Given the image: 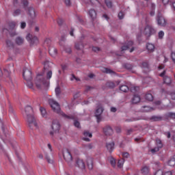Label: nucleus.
<instances>
[{"label": "nucleus", "mask_w": 175, "mask_h": 175, "mask_svg": "<svg viewBox=\"0 0 175 175\" xmlns=\"http://www.w3.org/2000/svg\"><path fill=\"white\" fill-rule=\"evenodd\" d=\"M49 103L54 113H56L59 116H62V117L66 118L67 120H73V116H68L65 114L62 111H61V106L59 105V103H58V102H57L55 100L49 99Z\"/></svg>", "instance_id": "f257e3e1"}, {"label": "nucleus", "mask_w": 175, "mask_h": 175, "mask_svg": "<svg viewBox=\"0 0 175 175\" xmlns=\"http://www.w3.org/2000/svg\"><path fill=\"white\" fill-rule=\"evenodd\" d=\"M35 83L37 88L38 90H42V88H46L50 84L49 81H46V79L42 75H38L36 79Z\"/></svg>", "instance_id": "f03ea898"}, {"label": "nucleus", "mask_w": 175, "mask_h": 175, "mask_svg": "<svg viewBox=\"0 0 175 175\" xmlns=\"http://www.w3.org/2000/svg\"><path fill=\"white\" fill-rule=\"evenodd\" d=\"M63 157L68 166H73V157H72V154L69 150L66 149L63 151Z\"/></svg>", "instance_id": "7ed1b4c3"}, {"label": "nucleus", "mask_w": 175, "mask_h": 175, "mask_svg": "<svg viewBox=\"0 0 175 175\" xmlns=\"http://www.w3.org/2000/svg\"><path fill=\"white\" fill-rule=\"evenodd\" d=\"M27 121L30 129H39L36 119H35V117L33 116V115L27 116Z\"/></svg>", "instance_id": "20e7f679"}, {"label": "nucleus", "mask_w": 175, "mask_h": 175, "mask_svg": "<svg viewBox=\"0 0 175 175\" xmlns=\"http://www.w3.org/2000/svg\"><path fill=\"white\" fill-rule=\"evenodd\" d=\"M105 111V109L103 108V105L102 104H98L97 105V108L96 109L95 112V117L96 118V121L98 124L103 120V117L102 116V114L103 113V111Z\"/></svg>", "instance_id": "39448f33"}, {"label": "nucleus", "mask_w": 175, "mask_h": 175, "mask_svg": "<svg viewBox=\"0 0 175 175\" xmlns=\"http://www.w3.org/2000/svg\"><path fill=\"white\" fill-rule=\"evenodd\" d=\"M23 79L26 81H32V72L27 68L23 69Z\"/></svg>", "instance_id": "423d86ee"}, {"label": "nucleus", "mask_w": 175, "mask_h": 175, "mask_svg": "<svg viewBox=\"0 0 175 175\" xmlns=\"http://www.w3.org/2000/svg\"><path fill=\"white\" fill-rule=\"evenodd\" d=\"M157 21L158 25H160V27H165L166 26V19L163 17V15L162 14L159 13L157 16Z\"/></svg>", "instance_id": "0eeeda50"}, {"label": "nucleus", "mask_w": 175, "mask_h": 175, "mask_svg": "<svg viewBox=\"0 0 175 175\" xmlns=\"http://www.w3.org/2000/svg\"><path fill=\"white\" fill-rule=\"evenodd\" d=\"M59 128H61V125L59 124V122L57 120H55L52 122V129L53 131L50 132V135H54V132H58L59 131Z\"/></svg>", "instance_id": "6e6552de"}, {"label": "nucleus", "mask_w": 175, "mask_h": 175, "mask_svg": "<svg viewBox=\"0 0 175 175\" xmlns=\"http://www.w3.org/2000/svg\"><path fill=\"white\" fill-rule=\"evenodd\" d=\"M103 132L105 136H111L114 133V131H113V128L110 125H105L103 127Z\"/></svg>", "instance_id": "1a4fd4ad"}, {"label": "nucleus", "mask_w": 175, "mask_h": 175, "mask_svg": "<svg viewBox=\"0 0 175 175\" xmlns=\"http://www.w3.org/2000/svg\"><path fill=\"white\" fill-rule=\"evenodd\" d=\"M155 33V30L154 29V28H152L150 25H147L144 28V33L146 36V38H150V35H152V33Z\"/></svg>", "instance_id": "9d476101"}, {"label": "nucleus", "mask_w": 175, "mask_h": 175, "mask_svg": "<svg viewBox=\"0 0 175 175\" xmlns=\"http://www.w3.org/2000/svg\"><path fill=\"white\" fill-rule=\"evenodd\" d=\"M26 39L28 42H29L30 44H35L38 42V37H33L31 33L27 34Z\"/></svg>", "instance_id": "9b49d317"}, {"label": "nucleus", "mask_w": 175, "mask_h": 175, "mask_svg": "<svg viewBox=\"0 0 175 175\" xmlns=\"http://www.w3.org/2000/svg\"><path fill=\"white\" fill-rule=\"evenodd\" d=\"M76 165L81 170H84V169H85V164L84 163V161L80 159H77Z\"/></svg>", "instance_id": "f8f14e48"}, {"label": "nucleus", "mask_w": 175, "mask_h": 175, "mask_svg": "<svg viewBox=\"0 0 175 175\" xmlns=\"http://www.w3.org/2000/svg\"><path fill=\"white\" fill-rule=\"evenodd\" d=\"M87 165L89 170L94 169V159L91 157L87 159Z\"/></svg>", "instance_id": "ddd939ff"}, {"label": "nucleus", "mask_w": 175, "mask_h": 175, "mask_svg": "<svg viewBox=\"0 0 175 175\" xmlns=\"http://www.w3.org/2000/svg\"><path fill=\"white\" fill-rule=\"evenodd\" d=\"M120 85V81H116V82H112V81H109L106 83V85L109 87V88H116L117 85Z\"/></svg>", "instance_id": "4468645a"}, {"label": "nucleus", "mask_w": 175, "mask_h": 175, "mask_svg": "<svg viewBox=\"0 0 175 175\" xmlns=\"http://www.w3.org/2000/svg\"><path fill=\"white\" fill-rule=\"evenodd\" d=\"M25 111L27 117L28 116H32V113H33V109H32V107L27 105L25 108Z\"/></svg>", "instance_id": "2eb2a0df"}, {"label": "nucleus", "mask_w": 175, "mask_h": 175, "mask_svg": "<svg viewBox=\"0 0 175 175\" xmlns=\"http://www.w3.org/2000/svg\"><path fill=\"white\" fill-rule=\"evenodd\" d=\"M133 46V42L129 41L127 43L125 44L124 46H122V51H125V50H128L129 49H131Z\"/></svg>", "instance_id": "dca6fc26"}, {"label": "nucleus", "mask_w": 175, "mask_h": 175, "mask_svg": "<svg viewBox=\"0 0 175 175\" xmlns=\"http://www.w3.org/2000/svg\"><path fill=\"white\" fill-rule=\"evenodd\" d=\"M140 100H141L140 96L137 94H135L131 99V102L133 105H137V103H139Z\"/></svg>", "instance_id": "f3484780"}, {"label": "nucleus", "mask_w": 175, "mask_h": 175, "mask_svg": "<svg viewBox=\"0 0 175 175\" xmlns=\"http://www.w3.org/2000/svg\"><path fill=\"white\" fill-rule=\"evenodd\" d=\"M88 14L92 20H95L96 18V11L94 9H90L88 12Z\"/></svg>", "instance_id": "a211bd4d"}, {"label": "nucleus", "mask_w": 175, "mask_h": 175, "mask_svg": "<svg viewBox=\"0 0 175 175\" xmlns=\"http://www.w3.org/2000/svg\"><path fill=\"white\" fill-rule=\"evenodd\" d=\"M106 147L109 152H113V150H114V142H112L107 143Z\"/></svg>", "instance_id": "6ab92c4d"}, {"label": "nucleus", "mask_w": 175, "mask_h": 175, "mask_svg": "<svg viewBox=\"0 0 175 175\" xmlns=\"http://www.w3.org/2000/svg\"><path fill=\"white\" fill-rule=\"evenodd\" d=\"M51 65H53V63H51L49 61H46L44 64V72H47L50 68H51Z\"/></svg>", "instance_id": "aec40b11"}, {"label": "nucleus", "mask_w": 175, "mask_h": 175, "mask_svg": "<svg viewBox=\"0 0 175 175\" xmlns=\"http://www.w3.org/2000/svg\"><path fill=\"white\" fill-rule=\"evenodd\" d=\"M15 42L18 46H21L24 44V38L23 37L18 36L15 40Z\"/></svg>", "instance_id": "412c9836"}, {"label": "nucleus", "mask_w": 175, "mask_h": 175, "mask_svg": "<svg viewBox=\"0 0 175 175\" xmlns=\"http://www.w3.org/2000/svg\"><path fill=\"white\" fill-rule=\"evenodd\" d=\"M28 11L30 17H31L32 18H35L36 17V12H35V10L33 8H29Z\"/></svg>", "instance_id": "4be33fe9"}, {"label": "nucleus", "mask_w": 175, "mask_h": 175, "mask_svg": "<svg viewBox=\"0 0 175 175\" xmlns=\"http://www.w3.org/2000/svg\"><path fill=\"white\" fill-rule=\"evenodd\" d=\"M101 70L102 72H103V73H108L109 75H116V72L107 68H103Z\"/></svg>", "instance_id": "5701e85b"}, {"label": "nucleus", "mask_w": 175, "mask_h": 175, "mask_svg": "<svg viewBox=\"0 0 175 175\" xmlns=\"http://www.w3.org/2000/svg\"><path fill=\"white\" fill-rule=\"evenodd\" d=\"M162 116H152L150 120V121L157 122V121H162Z\"/></svg>", "instance_id": "b1692460"}, {"label": "nucleus", "mask_w": 175, "mask_h": 175, "mask_svg": "<svg viewBox=\"0 0 175 175\" xmlns=\"http://www.w3.org/2000/svg\"><path fill=\"white\" fill-rule=\"evenodd\" d=\"M49 54L52 55V57H54V55H57V49L51 46L49 49Z\"/></svg>", "instance_id": "393cba45"}, {"label": "nucleus", "mask_w": 175, "mask_h": 175, "mask_svg": "<svg viewBox=\"0 0 175 175\" xmlns=\"http://www.w3.org/2000/svg\"><path fill=\"white\" fill-rule=\"evenodd\" d=\"M5 42H6V46L8 49H9L10 50H11V49H14V44H13L10 41V40H7Z\"/></svg>", "instance_id": "a878e982"}, {"label": "nucleus", "mask_w": 175, "mask_h": 175, "mask_svg": "<svg viewBox=\"0 0 175 175\" xmlns=\"http://www.w3.org/2000/svg\"><path fill=\"white\" fill-rule=\"evenodd\" d=\"M163 81L165 84H167V85L172 83V79L169 77H164Z\"/></svg>", "instance_id": "bb28decb"}, {"label": "nucleus", "mask_w": 175, "mask_h": 175, "mask_svg": "<svg viewBox=\"0 0 175 175\" xmlns=\"http://www.w3.org/2000/svg\"><path fill=\"white\" fill-rule=\"evenodd\" d=\"M145 99L151 102L152 100H154V97L152 96V94L148 93L145 96Z\"/></svg>", "instance_id": "cd10ccee"}, {"label": "nucleus", "mask_w": 175, "mask_h": 175, "mask_svg": "<svg viewBox=\"0 0 175 175\" xmlns=\"http://www.w3.org/2000/svg\"><path fill=\"white\" fill-rule=\"evenodd\" d=\"M120 91L122 92H128L129 91V88H128L126 85H123L120 87Z\"/></svg>", "instance_id": "c85d7f7f"}, {"label": "nucleus", "mask_w": 175, "mask_h": 175, "mask_svg": "<svg viewBox=\"0 0 175 175\" xmlns=\"http://www.w3.org/2000/svg\"><path fill=\"white\" fill-rule=\"evenodd\" d=\"M146 48L148 50V51H154V49H155V46L152 44H146Z\"/></svg>", "instance_id": "c756f323"}, {"label": "nucleus", "mask_w": 175, "mask_h": 175, "mask_svg": "<svg viewBox=\"0 0 175 175\" xmlns=\"http://www.w3.org/2000/svg\"><path fill=\"white\" fill-rule=\"evenodd\" d=\"M84 45H83L82 42H78L75 44V49H77V50H81L82 49H83Z\"/></svg>", "instance_id": "7c9ffc66"}, {"label": "nucleus", "mask_w": 175, "mask_h": 175, "mask_svg": "<svg viewBox=\"0 0 175 175\" xmlns=\"http://www.w3.org/2000/svg\"><path fill=\"white\" fill-rule=\"evenodd\" d=\"M150 172V169L148 167L145 166L142 169V174H148V172Z\"/></svg>", "instance_id": "2f4dec72"}, {"label": "nucleus", "mask_w": 175, "mask_h": 175, "mask_svg": "<svg viewBox=\"0 0 175 175\" xmlns=\"http://www.w3.org/2000/svg\"><path fill=\"white\" fill-rule=\"evenodd\" d=\"M156 144H157V147L159 148H162V147H163V145L162 144V141H161L159 139H156Z\"/></svg>", "instance_id": "473e14b6"}, {"label": "nucleus", "mask_w": 175, "mask_h": 175, "mask_svg": "<svg viewBox=\"0 0 175 175\" xmlns=\"http://www.w3.org/2000/svg\"><path fill=\"white\" fill-rule=\"evenodd\" d=\"M1 129L3 131V133L5 135V137H7V139H8V137H9V133H8V130H6V129L5 128V125H3V124L2 125Z\"/></svg>", "instance_id": "72a5a7b5"}, {"label": "nucleus", "mask_w": 175, "mask_h": 175, "mask_svg": "<svg viewBox=\"0 0 175 175\" xmlns=\"http://www.w3.org/2000/svg\"><path fill=\"white\" fill-rule=\"evenodd\" d=\"M140 90V88L137 87V86H132L131 88V92H133L134 94L135 92H138V91Z\"/></svg>", "instance_id": "f704fd0d"}, {"label": "nucleus", "mask_w": 175, "mask_h": 175, "mask_svg": "<svg viewBox=\"0 0 175 175\" xmlns=\"http://www.w3.org/2000/svg\"><path fill=\"white\" fill-rule=\"evenodd\" d=\"M140 120H147V118L144 116H138L137 118H135L133 120H130L129 121H139Z\"/></svg>", "instance_id": "c9c22d12"}, {"label": "nucleus", "mask_w": 175, "mask_h": 175, "mask_svg": "<svg viewBox=\"0 0 175 175\" xmlns=\"http://www.w3.org/2000/svg\"><path fill=\"white\" fill-rule=\"evenodd\" d=\"M8 25L10 27V29H14V28H16V22H10Z\"/></svg>", "instance_id": "e433bc0d"}, {"label": "nucleus", "mask_w": 175, "mask_h": 175, "mask_svg": "<svg viewBox=\"0 0 175 175\" xmlns=\"http://www.w3.org/2000/svg\"><path fill=\"white\" fill-rule=\"evenodd\" d=\"M55 94L57 95V96H59V95L61 94V88H59V86H57L55 90Z\"/></svg>", "instance_id": "4c0bfd02"}, {"label": "nucleus", "mask_w": 175, "mask_h": 175, "mask_svg": "<svg viewBox=\"0 0 175 175\" xmlns=\"http://www.w3.org/2000/svg\"><path fill=\"white\" fill-rule=\"evenodd\" d=\"M105 3L107 6V8H112L113 7V3L110 0H105Z\"/></svg>", "instance_id": "58836bf2"}, {"label": "nucleus", "mask_w": 175, "mask_h": 175, "mask_svg": "<svg viewBox=\"0 0 175 175\" xmlns=\"http://www.w3.org/2000/svg\"><path fill=\"white\" fill-rule=\"evenodd\" d=\"M23 0H13V5L14 6H16V5H18L20 3H23Z\"/></svg>", "instance_id": "ea45409f"}, {"label": "nucleus", "mask_w": 175, "mask_h": 175, "mask_svg": "<svg viewBox=\"0 0 175 175\" xmlns=\"http://www.w3.org/2000/svg\"><path fill=\"white\" fill-rule=\"evenodd\" d=\"M109 162H110L111 166H113V167L116 166V159H114V158L111 157L109 159Z\"/></svg>", "instance_id": "a19ab883"}, {"label": "nucleus", "mask_w": 175, "mask_h": 175, "mask_svg": "<svg viewBox=\"0 0 175 175\" xmlns=\"http://www.w3.org/2000/svg\"><path fill=\"white\" fill-rule=\"evenodd\" d=\"M51 76H53V72L51 70H49L46 72V79L48 80H50V78L51 77Z\"/></svg>", "instance_id": "79ce46f5"}, {"label": "nucleus", "mask_w": 175, "mask_h": 175, "mask_svg": "<svg viewBox=\"0 0 175 175\" xmlns=\"http://www.w3.org/2000/svg\"><path fill=\"white\" fill-rule=\"evenodd\" d=\"M95 2H96V0H85V3L86 4H91V5H94V3H95Z\"/></svg>", "instance_id": "37998d69"}, {"label": "nucleus", "mask_w": 175, "mask_h": 175, "mask_svg": "<svg viewBox=\"0 0 175 175\" xmlns=\"http://www.w3.org/2000/svg\"><path fill=\"white\" fill-rule=\"evenodd\" d=\"M168 165L170 166H174L175 165V159H171L169 161H168Z\"/></svg>", "instance_id": "c03bdc74"}, {"label": "nucleus", "mask_w": 175, "mask_h": 175, "mask_svg": "<svg viewBox=\"0 0 175 175\" xmlns=\"http://www.w3.org/2000/svg\"><path fill=\"white\" fill-rule=\"evenodd\" d=\"M45 158H46L48 163H53V159H50V157H49V154H45Z\"/></svg>", "instance_id": "a18cd8bd"}, {"label": "nucleus", "mask_w": 175, "mask_h": 175, "mask_svg": "<svg viewBox=\"0 0 175 175\" xmlns=\"http://www.w3.org/2000/svg\"><path fill=\"white\" fill-rule=\"evenodd\" d=\"M83 135L85 136V137H92V134L91 133L88 132V131H85L83 133Z\"/></svg>", "instance_id": "49530a36"}, {"label": "nucleus", "mask_w": 175, "mask_h": 175, "mask_svg": "<svg viewBox=\"0 0 175 175\" xmlns=\"http://www.w3.org/2000/svg\"><path fill=\"white\" fill-rule=\"evenodd\" d=\"M40 112H41V114L42 116V117H46V114L47 113L46 112V109L44 108H40Z\"/></svg>", "instance_id": "de8ad7c7"}, {"label": "nucleus", "mask_w": 175, "mask_h": 175, "mask_svg": "<svg viewBox=\"0 0 175 175\" xmlns=\"http://www.w3.org/2000/svg\"><path fill=\"white\" fill-rule=\"evenodd\" d=\"M159 149L160 148L157 146L154 148L151 149L150 152L152 154H155V152H158V151H159Z\"/></svg>", "instance_id": "09e8293b"}, {"label": "nucleus", "mask_w": 175, "mask_h": 175, "mask_svg": "<svg viewBox=\"0 0 175 175\" xmlns=\"http://www.w3.org/2000/svg\"><path fill=\"white\" fill-rule=\"evenodd\" d=\"M122 165H124V159L119 160L118 162V167H122Z\"/></svg>", "instance_id": "8fccbe9b"}, {"label": "nucleus", "mask_w": 175, "mask_h": 175, "mask_svg": "<svg viewBox=\"0 0 175 175\" xmlns=\"http://www.w3.org/2000/svg\"><path fill=\"white\" fill-rule=\"evenodd\" d=\"M19 14H21V10H16L14 11L13 15L14 16H18Z\"/></svg>", "instance_id": "3c124183"}, {"label": "nucleus", "mask_w": 175, "mask_h": 175, "mask_svg": "<svg viewBox=\"0 0 175 175\" xmlns=\"http://www.w3.org/2000/svg\"><path fill=\"white\" fill-rule=\"evenodd\" d=\"M27 85L29 88H32L33 87V84L32 83L31 81H27Z\"/></svg>", "instance_id": "603ef678"}, {"label": "nucleus", "mask_w": 175, "mask_h": 175, "mask_svg": "<svg viewBox=\"0 0 175 175\" xmlns=\"http://www.w3.org/2000/svg\"><path fill=\"white\" fill-rule=\"evenodd\" d=\"M85 148H86L87 150H92V148H94V146H92L91 144H89L85 145Z\"/></svg>", "instance_id": "864d4df0"}, {"label": "nucleus", "mask_w": 175, "mask_h": 175, "mask_svg": "<svg viewBox=\"0 0 175 175\" xmlns=\"http://www.w3.org/2000/svg\"><path fill=\"white\" fill-rule=\"evenodd\" d=\"M4 74L5 76H7V77H9V76H10V71L6 68H4Z\"/></svg>", "instance_id": "5fc2aeb1"}, {"label": "nucleus", "mask_w": 175, "mask_h": 175, "mask_svg": "<svg viewBox=\"0 0 175 175\" xmlns=\"http://www.w3.org/2000/svg\"><path fill=\"white\" fill-rule=\"evenodd\" d=\"M65 50L66 52L68 53V54L72 53V48H70V46H67Z\"/></svg>", "instance_id": "6e6d98bb"}, {"label": "nucleus", "mask_w": 175, "mask_h": 175, "mask_svg": "<svg viewBox=\"0 0 175 175\" xmlns=\"http://www.w3.org/2000/svg\"><path fill=\"white\" fill-rule=\"evenodd\" d=\"M92 51H94V53H98V51H100V49L98 46H93Z\"/></svg>", "instance_id": "4d7b16f0"}, {"label": "nucleus", "mask_w": 175, "mask_h": 175, "mask_svg": "<svg viewBox=\"0 0 175 175\" xmlns=\"http://www.w3.org/2000/svg\"><path fill=\"white\" fill-rule=\"evenodd\" d=\"M168 117H170V118L175 119V113H173V112L168 113Z\"/></svg>", "instance_id": "13d9d810"}, {"label": "nucleus", "mask_w": 175, "mask_h": 175, "mask_svg": "<svg viewBox=\"0 0 175 175\" xmlns=\"http://www.w3.org/2000/svg\"><path fill=\"white\" fill-rule=\"evenodd\" d=\"M124 68H126V69L131 70V69H132V68H133V66H131V64H124Z\"/></svg>", "instance_id": "bf43d9fd"}, {"label": "nucleus", "mask_w": 175, "mask_h": 175, "mask_svg": "<svg viewBox=\"0 0 175 175\" xmlns=\"http://www.w3.org/2000/svg\"><path fill=\"white\" fill-rule=\"evenodd\" d=\"M74 125L76 128H80V122L77 120H75Z\"/></svg>", "instance_id": "052dcab7"}, {"label": "nucleus", "mask_w": 175, "mask_h": 175, "mask_svg": "<svg viewBox=\"0 0 175 175\" xmlns=\"http://www.w3.org/2000/svg\"><path fill=\"white\" fill-rule=\"evenodd\" d=\"M164 36H165V33H163V31H161L159 32V39H162V38H163Z\"/></svg>", "instance_id": "680f3d73"}, {"label": "nucleus", "mask_w": 175, "mask_h": 175, "mask_svg": "<svg viewBox=\"0 0 175 175\" xmlns=\"http://www.w3.org/2000/svg\"><path fill=\"white\" fill-rule=\"evenodd\" d=\"M118 18H120V20H122V18H124V12H119Z\"/></svg>", "instance_id": "e2e57ef3"}, {"label": "nucleus", "mask_w": 175, "mask_h": 175, "mask_svg": "<svg viewBox=\"0 0 175 175\" xmlns=\"http://www.w3.org/2000/svg\"><path fill=\"white\" fill-rule=\"evenodd\" d=\"M142 68H148V62H142Z\"/></svg>", "instance_id": "0e129e2a"}, {"label": "nucleus", "mask_w": 175, "mask_h": 175, "mask_svg": "<svg viewBox=\"0 0 175 175\" xmlns=\"http://www.w3.org/2000/svg\"><path fill=\"white\" fill-rule=\"evenodd\" d=\"M154 175H163V172H162V170H159L155 172Z\"/></svg>", "instance_id": "69168bd1"}, {"label": "nucleus", "mask_w": 175, "mask_h": 175, "mask_svg": "<svg viewBox=\"0 0 175 175\" xmlns=\"http://www.w3.org/2000/svg\"><path fill=\"white\" fill-rule=\"evenodd\" d=\"M22 3H23V6H24V8L25 9L28 6V1L23 0L22 1Z\"/></svg>", "instance_id": "338daca9"}, {"label": "nucleus", "mask_w": 175, "mask_h": 175, "mask_svg": "<svg viewBox=\"0 0 175 175\" xmlns=\"http://www.w3.org/2000/svg\"><path fill=\"white\" fill-rule=\"evenodd\" d=\"M171 57H172V59L173 62L175 63V53H174V52H172V53H171Z\"/></svg>", "instance_id": "774afa93"}]
</instances>
